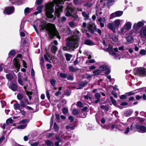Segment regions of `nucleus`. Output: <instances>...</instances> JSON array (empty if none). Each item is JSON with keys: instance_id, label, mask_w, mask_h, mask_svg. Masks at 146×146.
I'll list each match as a JSON object with an SVG mask.
<instances>
[{"instance_id": "f257e3e1", "label": "nucleus", "mask_w": 146, "mask_h": 146, "mask_svg": "<svg viewBox=\"0 0 146 146\" xmlns=\"http://www.w3.org/2000/svg\"><path fill=\"white\" fill-rule=\"evenodd\" d=\"M40 31L45 30L48 32L51 38H53L55 36H57L58 34L54 25L50 23L46 25L45 21L41 22L40 25Z\"/></svg>"}, {"instance_id": "f03ea898", "label": "nucleus", "mask_w": 146, "mask_h": 146, "mask_svg": "<svg viewBox=\"0 0 146 146\" xmlns=\"http://www.w3.org/2000/svg\"><path fill=\"white\" fill-rule=\"evenodd\" d=\"M77 38L76 39H75L72 36L68 38L66 40V46L71 48H76L78 46Z\"/></svg>"}, {"instance_id": "7ed1b4c3", "label": "nucleus", "mask_w": 146, "mask_h": 146, "mask_svg": "<svg viewBox=\"0 0 146 146\" xmlns=\"http://www.w3.org/2000/svg\"><path fill=\"white\" fill-rule=\"evenodd\" d=\"M74 7L72 3L68 4L66 9L65 10L66 15V16L74 17Z\"/></svg>"}, {"instance_id": "20e7f679", "label": "nucleus", "mask_w": 146, "mask_h": 146, "mask_svg": "<svg viewBox=\"0 0 146 146\" xmlns=\"http://www.w3.org/2000/svg\"><path fill=\"white\" fill-rule=\"evenodd\" d=\"M134 73L135 75L143 76L146 75V69L143 67L135 68L134 69Z\"/></svg>"}, {"instance_id": "39448f33", "label": "nucleus", "mask_w": 146, "mask_h": 146, "mask_svg": "<svg viewBox=\"0 0 146 146\" xmlns=\"http://www.w3.org/2000/svg\"><path fill=\"white\" fill-rule=\"evenodd\" d=\"M21 56V54H18L17 56L13 60V66L16 68V70L15 71L16 72H17L19 71L20 68L19 63V60L18 59V58H20Z\"/></svg>"}, {"instance_id": "423d86ee", "label": "nucleus", "mask_w": 146, "mask_h": 146, "mask_svg": "<svg viewBox=\"0 0 146 146\" xmlns=\"http://www.w3.org/2000/svg\"><path fill=\"white\" fill-rule=\"evenodd\" d=\"M125 124H123L122 123L119 122L117 123H114L112 124L111 125V130H113L115 128H117L120 130H123V129L121 128L125 126Z\"/></svg>"}, {"instance_id": "0eeeda50", "label": "nucleus", "mask_w": 146, "mask_h": 146, "mask_svg": "<svg viewBox=\"0 0 146 146\" xmlns=\"http://www.w3.org/2000/svg\"><path fill=\"white\" fill-rule=\"evenodd\" d=\"M144 23L142 21L138 22L137 23H135L133 25V28L135 31L136 33H137V31H138L140 27L143 25Z\"/></svg>"}, {"instance_id": "6e6552de", "label": "nucleus", "mask_w": 146, "mask_h": 146, "mask_svg": "<svg viewBox=\"0 0 146 146\" xmlns=\"http://www.w3.org/2000/svg\"><path fill=\"white\" fill-rule=\"evenodd\" d=\"M107 50L109 52V53L110 54L114 56L115 58H116L117 57L118 55L116 54V52H117L118 51L117 48H114L113 50L111 47H108L107 49Z\"/></svg>"}, {"instance_id": "1a4fd4ad", "label": "nucleus", "mask_w": 146, "mask_h": 146, "mask_svg": "<svg viewBox=\"0 0 146 146\" xmlns=\"http://www.w3.org/2000/svg\"><path fill=\"white\" fill-rule=\"evenodd\" d=\"M29 121V120L28 119H24L20 121V123L21 124H23L18 126L16 128L22 129L25 128L27 126V124L26 123H28Z\"/></svg>"}, {"instance_id": "9d476101", "label": "nucleus", "mask_w": 146, "mask_h": 146, "mask_svg": "<svg viewBox=\"0 0 146 146\" xmlns=\"http://www.w3.org/2000/svg\"><path fill=\"white\" fill-rule=\"evenodd\" d=\"M135 127L138 132L141 133L146 132V127L144 125H136Z\"/></svg>"}, {"instance_id": "9b49d317", "label": "nucleus", "mask_w": 146, "mask_h": 146, "mask_svg": "<svg viewBox=\"0 0 146 146\" xmlns=\"http://www.w3.org/2000/svg\"><path fill=\"white\" fill-rule=\"evenodd\" d=\"M15 9L13 7H8L5 8V12L6 14L10 15L13 13Z\"/></svg>"}, {"instance_id": "f8f14e48", "label": "nucleus", "mask_w": 146, "mask_h": 146, "mask_svg": "<svg viewBox=\"0 0 146 146\" xmlns=\"http://www.w3.org/2000/svg\"><path fill=\"white\" fill-rule=\"evenodd\" d=\"M140 35L141 36L146 37V26L142 27L140 29Z\"/></svg>"}, {"instance_id": "ddd939ff", "label": "nucleus", "mask_w": 146, "mask_h": 146, "mask_svg": "<svg viewBox=\"0 0 146 146\" xmlns=\"http://www.w3.org/2000/svg\"><path fill=\"white\" fill-rule=\"evenodd\" d=\"M98 21L100 23V25L101 27H104V23L105 22L106 20L105 18L104 17L102 18L101 17L98 19Z\"/></svg>"}, {"instance_id": "4468645a", "label": "nucleus", "mask_w": 146, "mask_h": 146, "mask_svg": "<svg viewBox=\"0 0 146 146\" xmlns=\"http://www.w3.org/2000/svg\"><path fill=\"white\" fill-rule=\"evenodd\" d=\"M108 27L111 30L113 33L115 32L116 27L114 24L113 23H110L108 24Z\"/></svg>"}, {"instance_id": "2eb2a0df", "label": "nucleus", "mask_w": 146, "mask_h": 146, "mask_svg": "<svg viewBox=\"0 0 146 146\" xmlns=\"http://www.w3.org/2000/svg\"><path fill=\"white\" fill-rule=\"evenodd\" d=\"M80 32L79 31H78L76 29H75L74 32V35H72V37H73L75 39H76V38H77L78 40H79V35Z\"/></svg>"}, {"instance_id": "dca6fc26", "label": "nucleus", "mask_w": 146, "mask_h": 146, "mask_svg": "<svg viewBox=\"0 0 146 146\" xmlns=\"http://www.w3.org/2000/svg\"><path fill=\"white\" fill-rule=\"evenodd\" d=\"M132 24L129 21H126L125 24L124 25V27L129 31V30L131 27Z\"/></svg>"}, {"instance_id": "f3484780", "label": "nucleus", "mask_w": 146, "mask_h": 146, "mask_svg": "<svg viewBox=\"0 0 146 146\" xmlns=\"http://www.w3.org/2000/svg\"><path fill=\"white\" fill-rule=\"evenodd\" d=\"M125 38L128 44L132 43L134 41L133 38L131 36H128L126 37Z\"/></svg>"}, {"instance_id": "a211bd4d", "label": "nucleus", "mask_w": 146, "mask_h": 146, "mask_svg": "<svg viewBox=\"0 0 146 146\" xmlns=\"http://www.w3.org/2000/svg\"><path fill=\"white\" fill-rule=\"evenodd\" d=\"M84 44L86 45L92 46L94 44V43L91 40L86 39L84 41Z\"/></svg>"}, {"instance_id": "6ab92c4d", "label": "nucleus", "mask_w": 146, "mask_h": 146, "mask_svg": "<svg viewBox=\"0 0 146 146\" xmlns=\"http://www.w3.org/2000/svg\"><path fill=\"white\" fill-rule=\"evenodd\" d=\"M110 38L115 42H116L118 40V38L117 36L115 35L111 34L110 36Z\"/></svg>"}, {"instance_id": "aec40b11", "label": "nucleus", "mask_w": 146, "mask_h": 146, "mask_svg": "<svg viewBox=\"0 0 146 146\" xmlns=\"http://www.w3.org/2000/svg\"><path fill=\"white\" fill-rule=\"evenodd\" d=\"M73 2L76 5H79L83 3L84 1L83 0H74Z\"/></svg>"}, {"instance_id": "412c9836", "label": "nucleus", "mask_w": 146, "mask_h": 146, "mask_svg": "<svg viewBox=\"0 0 146 146\" xmlns=\"http://www.w3.org/2000/svg\"><path fill=\"white\" fill-rule=\"evenodd\" d=\"M82 16L84 18L85 20H88L89 19V15L84 11L82 12Z\"/></svg>"}, {"instance_id": "4be33fe9", "label": "nucleus", "mask_w": 146, "mask_h": 146, "mask_svg": "<svg viewBox=\"0 0 146 146\" xmlns=\"http://www.w3.org/2000/svg\"><path fill=\"white\" fill-rule=\"evenodd\" d=\"M121 21H123L122 20H121L120 19L116 20L114 21V24L115 26V27H118L120 25Z\"/></svg>"}, {"instance_id": "5701e85b", "label": "nucleus", "mask_w": 146, "mask_h": 146, "mask_svg": "<svg viewBox=\"0 0 146 146\" xmlns=\"http://www.w3.org/2000/svg\"><path fill=\"white\" fill-rule=\"evenodd\" d=\"M10 88H11L12 90L14 91H16L17 89V85L15 84H12L11 87H10Z\"/></svg>"}, {"instance_id": "b1692460", "label": "nucleus", "mask_w": 146, "mask_h": 146, "mask_svg": "<svg viewBox=\"0 0 146 146\" xmlns=\"http://www.w3.org/2000/svg\"><path fill=\"white\" fill-rule=\"evenodd\" d=\"M68 68L70 71L72 72H75L78 70V68H75L72 66H69L68 67Z\"/></svg>"}, {"instance_id": "393cba45", "label": "nucleus", "mask_w": 146, "mask_h": 146, "mask_svg": "<svg viewBox=\"0 0 146 146\" xmlns=\"http://www.w3.org/2000/svg\"><path fill=\"white\" fill-rule=\"evenodd\" d=\"M107 68V66L106 65H103L100 67L99 69L100 71L101 72L104 71Z\"/></svg>"}, {"instance_id": "a878e982", "label": "nucleus", "mask_w": 146, "mask_h": 146, "mask_svg": "<svg viewBox=\"0 0 146 146\" xmlns=\"http://www.w3.org/2000/svg\"><path fill=\"white\" fill-rule=\"evenodd\" d=\"M45 143L46 145L47 146H53V142L50 140H46L45 141Z\"/></svg>"}, {"instance_id": "bb28decb", "label": "nucleus", "mask_w": 146, "mask_h": 146, "mask_svg": "<svg viewBox=\"0 0 146 146\" xmlns=\"http://www.w3.org/2000/svg\"><path fill=\"white\" fill-rule=\"evenodd\" d=\"M58 49L57 47L54 45H52V46L51 50L52 52L54 54H55Z\"/></svg>"}, {"instance_id": "cd10ccee", "label": "nucleus", "mask_w": 146, "mask_h": 146, "mask_svg": "<svg viewBox=\"0 0 146 146\" xmlns=\"http://www.w3.org/2000/svg\"><path fill=\"white\" fill-rule=\"evenodd\" d=\"M93 72L94 73L93 75L94 76L99 75L102 73V72H101L99 69H97L93 71Z\"/></svg>"}, {"instance_id": "c85d7f7f", "label": "nucleus", "mask_w": 146, "mask_h": 146, "mask_svg": "<svg viewBox=\"0 0 146 146\" xmlns=\"http://www.w3.org/2000/svg\"><path fill=\"white\" fill-rule=\"evenodd\" d=\"M16 52L15 50H11L9 53V57H13L16 54Z\"/></svg>"}, {"instance_id": "c756f323", "label": "nucleus", "mask_w": 146, "mask_h": 146, "mask_svg": "<svg viewBox=\"0 0 146 146\" xmlns=\"http://www.w3.org/2000/svg\"><path fill=\"white\" fill-rule=\"evenodd\" d=\"M64 55L66 58V60L67 61H69L70 60L71 58L72 57V55L69 54H65Z\"/></svg>"}, {"instance_id": "7c9ffc66", "label": "nucleus", "mask_w": 146, "mask_h": 146, "mask_svg": "<svg viewBox=\"0 0 146 146\" xmlns=\"http://www.w3.org/2000/svg\"><path fill=\"white\" fill-rule=\"evenodd\" d=\"M31 10H32V9H30L29 7L26 8L24 10V13L25 15L28 14L31 12Z\"/></svg>"}, {"instance_id": "2f4dec72", "label": "nucleus", "mask_w": 146, "mask_h": 146, "mask_svg": "<svg viewBox=\"0 0 146 146\" xmlns=\"http://www.w3.org/2000/svg\"><path fill=\"white\" fill-rule=\"evenodd\" d=\"M75 127V126H72L71 124H69L68 125L66 126V128L67 129H70L71 130L74 129Z\"/></svg>"}, {"instance_id": "473e14b6", "label": "nucleus", "mask_w": 146, "mask_h": 146, "mask_svg": "<svg viewBox=\"0 0 146 146\" xmlns=\"http://www.w3.org/2000/svg\"><path fill=\"white\" fill-rule=\"evenodd\" d=\"M84 101L86 102H88V100L91 101L92 98L91 97H89L88 95H85L84 96Z\"/></svg>"}, {"instance_id": "72a5a7b5", "label": "nucleus", "mask_w": 146, "mask_h": 146, "mask_svg": "<svg viewBox=\"0 0 146 146\" xmlns=\"http://www.w3.org/2000/svg\"><path fill=\"white\" fill-rule=\"evenodd\" d=\"M120 31L121 33L123 34H125L127 31H128V30L126 29V28H125L124 27L120 29Z\"/></svg>"}, {"instance_id": "f704fd0d", "label": "nucleus", "mask_w": 146, "mask_h": 146, "mask_svg": "<svg viewBox=\"0 0 146 146\" xmlns=\"http://www.w3.org/2000/svg\"><path fill=\"white\" fill-rule=\"evenodd\" d=\"M13 106L15 110H19L20 107V105L18 103H16L14 104Z\"/></svg>"}, {"instance_id": "c9c22d12", "label": "nucleus", "mask_w": 146, "mask_h": 146, "mask_svg": "<svg viewBox=\"0 0 146 146\" xmlns=\"http://www.w3.org/2000/svg\"><path fill=\"white\" fill-rule=\"evenodd\" d=\"M117 17H120L122 15L123 12L122 11H117L115 12Z\"/></svg>"}, {"instance_id": "e433bc0d", "label": "nucleus", "mask_w": 146, "mask_h": 146, "mask_svg": "<svg viewBox=\"0 0 146 146\" xmlns=\"http://www.w3.org/2000/svg\"><path fill=\"white\" fill-rule=\"evenodd\" d=\"M48 57H49V58H50V56H49V54L48 53H47L46 54H45L44 55V57L45 60L48 62H50V61Z\"/></svg>"}, {"instance_id": "4c0bfd02", "label": "nucleus", "mask_w": 146, "mask_h": 146, "mask_svg": "<svg viewBox=\"0 0 146 146\" xmlns=\"http://www.w3.org/2000/svg\"><path fill=\"white\" fill-rule=\"evenodd\" d=\"M66 18L65 17H62L61 19H60L58 20L59 22L60 23L64 22L66 20Z\"/></svg>"}, {"instance_id": "58836bf2", "label": "nucleus", "mask_w": 146, "mask_h": 146, "mask_svg": "<svg viewBox=\"0 0 146 146\" xmlns=\"http://www.w3.org/2000/svg\"><path fill=\"white\" fill-rule=\"evenodd\" d=\"M68 25L71 27L74 28L75 27V25L74 21H72L68 23Z\"/></svg>"}, {"instance_id": "ea45409f", "label": "nucleus", "mask_w": 146, "mask_h": 146, "mask_svg": "<svg viewBox=\"0 0 146 146\" xmlns=\"http://www.w3.org/2000/svg\"><path fill=\"white\" fill-rule=\"evenodd\" d=\"M59 75L61 77L64 78H66L67 76V75L66 74L63 73H60Z\"/></svg>"}, {"instance_id": "a19ab883", "label": "nucleus", "mask_w": 146, "mask_h": 146, "mask_svg": "<svg viewBox=\"0 0 146 146\" xmlns=\"http://www.w3.org/2000/svg\"><path fill=\"white\" fill-rule=\"evenodd\" d=\"M114 2V0H109L108 1V5L109 6H111L113 4Z\"/></svg>"}, {"instance_id": "79ce46f5", "label": "nucleus", "mask_w": 146, "mask_h": 146, "mask_svg": "<svg viewBox=\"0 0 146 146\" xmlns=\"http://www.w3.org/2000/svg\"><path fill=\"white\" fill-rule=\"evenodd\" d=\"M67 79L70 80H74L73 75L72 74L71 75H69L67 77Z\"/></svg>"}, {"instance_id": "37998d69", "label": "nucleus", "mask_w": 146, "mask_h": 146, "mask_svg": "<svg viewBox=\"0 0 146 146\" xmlns=\"http://www.w3.org/2000/svg\"><path fill=\"white\" fill-rule=\"evenodd\" d=\"M100 108L106 111H108V108L106 106H100Z\"/></svg>"}, {"instance_id": "c03bdc74", "label": "nucleus", "mask_w": 146, "mask_h": 146, "mask_svg": "<svg viewBox=\"0 0 146 146\" xmlns=\"http://www.w3.org/2000/svg\"><path fill=\"white\" fill-rule=\"evenodd\" d=\"M54 129L55 131H57L59 129L56 123H54Z\"/></svg>"}, {"instance_id": "a18cd8bd", "label": "nucleus", "mask_w": 146, "mask_h": 146, "mask_svg": "<svg viewBox=\"0 0 146 146\" xmlns=\"http://www.w3.org/2000/svg\"><path fill=\"white\" fill-rule=\"evenodd\" d=\"M17 97V99L20 100H21L23 98V95L20 94H18Z\"/></svg>"}, {"instance_id": "49530a36", "label": "nucleus", "mask_w": 146, "mask_h": 146, "mask_svg": "<svg viewBox=\"0 0 146 146\" xmlns=\"http://www.w3.org/2000/svg\"><path fill=\"white\" fill-rule=\"evenodd\" d=\"M6 77L7 79L10 80L12 79L13 76L12 74H7L6 75Z\"/></svg>"}, {"instance_id": "de8ad7c7", "label": "nucleus", "mask_w": 146, "mask_h": 146, "mask_svg": "<svg viewBox=\"0 0 146 146\" xmlns=\"http://www.w3.org/2000/svg\"><path fill=\"white\" fill-rule=\"evenodd\" d=\"M6 123L7 124L12 123L13 122V120L11 118H9L6 121Z\"/></svg>"}, {"instance_id": "09e8293b", "label": "nucleus", "mask_w": 146, "mask_h": 146, "mask_svg": "<svg viewBox=\"0 0 146 146\" xmlns=\"http://www.w3.org/2000/svg\"><path fill=\"white\" fill-rule=\"evenodd\" d=\"M95 97L97 99L100 100L101 98L100 95L98 93H96L95 94Z\"/></svg>"}, {"instance_id": "8fccbe9b", "label": "nucleus", "mask_w": 146, "mask_h": 146, "mask_svg": "<svg viewBox=\"0 0 146 146\" xmlns=\"http://www.w3.org/2000/svg\"><path fill=\"white\" fill-rule=\"evenodd\" d=\"M117 17V16L115 14V12L114 13H113L111 14L110 17V19H113V18H114L115 17Z\"/></svg>"}, {"instance_id": "3c124183", "label": "nucleus", "mask_w": 146, "mask_h": 146, "mask_svg": "<svg viewBox=\"0 0 146 146\" xmlns=\"http://www.w3.org/2000/svg\"><path fill=\"white\" fill-rule=\"evenodd\" d=\"M110 99L113 104L115 105L116 104V100L112 97H110Z\"/></svg>"}, {"instance_id": "603ef678", "label": "nucleus", "mask_w": 146, "mask_h": 146, "mask_svg": "<svg viewBox=\"0 0 146 146\" xmlns=\"http://www.w3.org/2000/svg\"><path fill=\"white\" fill-rule=\"evenodd\" d=\"M72 113L74 115H76L78 113V111L76 109H74L73 110Z\"/></svg>"}, {"instance_id": "864d4df0", "label": "nucleus", "mask_w": 146, "mask_h": 146, "mask_svg": "<svg viewBox=\"0 0 146 146\" xmlns=\"http://www.w3.org/2000/svg\"><path fill=\"white\" fill-rule=\"evenodd\" d=\"M50 82L52 86H54L55 85L56 80L54 79H52L50 80Z\"/></svg>"}, {"instance_id": "5fc2aeb1", "label": "nucleus", "mask_w": 146, "mask_h": 146, "mask_svg": "<svg viewBox=\"0 0 146 146\" xmlns=\"http://www.w3.org/2000/svg\"><path fill=\"white\" fill-rule=\"evenodd\" d=\"M43 6H39L37 9V10L39 11V12L41 13L42 11Z\"/></svg>"}, {"instance_id": "6e6d98bb", "label": "nucleus", "mask_w": 146, "mask_h": 146, "mask_svg": "<svg viewBox=\"0 0 146 146\" xmlns=\"http://www.w3.org/2000/svg\"><path fill=\"white\" fill-rule=\"evenodd\" d=\"M140 54L142 55H145L146 54V51L144 50H141L140 51Z\"/></svg>"}, {"instance_id": "4d7b16f0", "label": "nucleus", "mask_w": 146, "mask_h": 146, "mask_svg": "<svg viewBox=\"0 0 146 146\" xmlns=\"http://www.w3.org/2000/svg\"><path fill=\"white\" fill-rule=\"evenodd\" d=\"M18 82L19 84L21 85H23V84L21 79V77H19L18 78Z\"/></svg>"}, {"instance_id": "13d9d810", "label": "nucleus", "mask_w": 146, "mask_h": 146, "mask_svg": "<svg viewBox=\"0 0 146 146\" xmlns=\"http://www.w3.org/2000/svg\"><path fill=\"white\" fill-rule=\"evenodd\" d=\"M102 14V12L101 11V10H97L96 11V15L97 16H98L99 15H101Z\"/></svg>"}, {"instance_id": "bf43d9fd", "label": "nucleus", "mask_w": 146, "mask_h": 146, "mask_svg": "<svg viewBox=\"0 0 146 146\" xmlns=\"http://www.w3.org/2000/svg\"><path fill=\"white\" fill-rule=\"evenodd\" d=\"M92 5V4L91 3H87L84 4V6H86L88 7H90Z\"/></svg>"}, {"instance_id": "052dcab7", "label": "nucleus", "mask_w": 146, "mask_h": 146, "mask_svg": "<svg viewBox=\"0 0 146 146\" xmlns=\"http://www.w3.org/2000/svg\"><path fill=\"white\" fill-rule=\"evenodd\" d=\"M68 112V109L66 108H64L62 110V112L64 114Z\"/></svg>"}, {"instance_id": "680f3d73", "label": "nucleus", "mask_w": 146, "mask_h": 146, "mask_svg": "<svg viewBox=\"0 0 146 146\" xmlns=\"http://www.w3.org/2000/svg\"><path fill=\"white\" fill-rule=\"evenodd\" d=\"M70 90H66L65 92V94L67 96H69L70 95Z\"/></svg>"}, {"instance_id": "e2e57ef3", "label": "nucleus", "mask_w": 146, "mask_h": 146, "mask_svg": "<svg viewBox=\"0 0 146 146\" xmlns=\"http://www.w3.org/2000/svg\"><path fill=\"white\" fill-rule=\"evenodd\" d=\"M46 96L48 100H49L50 98V94L46 90Z\"/></svg>"}, {"instance_id": "0e129e2a", "label": "nucleus", "mask_w": 146, "mask_h": 146, "mask_svg": "<svg viewBox=\"0 0 146 146\" xmlns=\"http://www.w3.org/2000/svg\"><path fill=\"white\" fill-rule=\"evenodd\" d=\"M69 119L70 120L71 122H72L74 121V118L71 116H70L68 117Z\"/></svg>"}, {"instance_id": "69168bd1", "label": "nucleus", "mask_w": 146, "mask_h": 146, "mask_svg": "<svg viewBox=\"0 0 146 146\" xmlns=\"http://www.w3.org/2000/svg\"><path fill=\"white\" fill-rule=\"evenodd\" d=\"M131 63L133 65V66H134L136 65L137 64V62L136 61L133 60H131Z\"/></svg>"}, {"instance_id": "338daca9", "label": "nucleus", "mask_w": 146, "mask_h": 146, "mask_svg": "<svg viewBox=\"0 0 146 146\" xmlns=\"http://www.w3.org/2000/svg\"><path fill=\"white\" fill-rule=\"evenodd\" d=\"M106 70V71L105 73L106 75H108L109 74L110 72V69L109 68H108Z\"/></svg>"}, {"instance_id": "774afa93", "label": "nucleus", "mask_w": 146, "mask_h": 146, "mask_svg": "<svg viewBox=\"0 0 146 146\" xmlns=\"http://www.w3.org/2000/svg\"><path fill=\"white\" fill-rule=\"evenodd\" d=\"M130 131V128L129 127H127L125 130V131L124 132V133L125 134H127Z\"/></svg>"}]
</instances>
